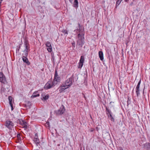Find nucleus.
<instances>
[{
  "label": "nucleus",
  "instance_id": "nucleus-3",
  "mask_svg": "<svg viewBox=\"0 0 150 150\" xmlns=\"http://www.w3.org/2000/svg\"><path fill=\"white\" fill-rule=\"evenodd\" d=\"M56 85L53 81H49L45 84L44 88L46 89H48L54 87Z\"/></svg>",
  "mask_w": 150,
  "mask_h": 150
},
{
  "label": "nucleus",
  "instance_id": "nucleus-5",
  "mask_svg": "<svg viewBox=\"0 0 150 150\" xmlns=\"http://www.w3.org/2000/svg\"><path fill=\"white\" fill-rule=\"evenodd\" d=\"M0 82L4 84H6L7 83L5 76L1 72H0Z\"/></svg>",
  "mask_w": 150,
  "mask_h": 150
},
{
  "label": "nucleus",
  "instance_id": "nucleus-27",
  "mask_svg": "<svg viewBox=\"0 0 150 150\" xmlns=\"http://www.w3.org/2000/svg\"><path fill=\"white\" fill-rule=\"evenodd\" d=\"M62 32L64 34H67L68 32L67 31L65 30H63L62 31Z\"/></svg>",
  "mask_w": 150,
  "mask_h": 150
},
{
  "label": "nucleus",
  "instance_id": "nucleus-16",
  "mask_svg": "<svg viewBox=\"0 0 150 150\" xmlns=\"http://www.w3.org/2000/svg\"><path fill=\"white\" fill-rule=\"evenodd\" d=\"M99 55L100 59L101 61L103 60V52L102 51H100L99 52Z\"/></svg>",
  "mask_w": 150,
  "mask_h": 150
},
{
  "label": "nucleus",
  "instance_id": "nucleus-33",
  "mask_svg": "<svg viewBox=\"0 0 150 150\" xmlns=\"http://www.w3.org/2000/svg\"><path fill=\"white\" fill-rule=\"evenodd\" d=\"M2 0H0V9L1 8V4L2 3Z\"/></svg>",
  "mask_w": 150,
  "mask_h": 150
},
{
  "label": "nucleus",
  "instance_id": "nucleus-38",
  "mask_svg": "<svg viewBox=\"0 0 150 150\" xmlns=\"http://www.w3.org/2000/svg\"><path fill=\"white\" fill-rule=\"evenodd\" d=\"M35 150H38V149H36Z\"/></svg>",
  "mask_w": 150,
  "mask_h": 150
},
{
  "label": "nucleus",
  "instance_id": "nucleus-19",
  "mask_svg": "<svg viewBox=\"0 0 150 150\" xmlns=\"http://www.w3.org/2000/svg\"><path fill=\"white\" fill-rule=\"evenodd\" d=\"M78 26L79 27V28L77 29L76 30H77V32L78 31V32H81L80 33L81 34H83L82 33H81L82 31V29L81 28V26L80 25L79 23L78 24Z\"/></svg>",
  "mask_w": 150,
  "mask_h": 150
},
{
  "label": "nucleus",
  "instance_id": "nucleus-14",
  "mask_svg": "<svg viewBox=\"0 0 150 150\" xmlns=\"http://www.w3.org/2000/svg\"><path fill=\"white\" fill-rule=\"evenodd\" d=\"M33 141L36 144V146H38L40 143L39 139L36 137H35L33 139Z\"/></svg>",
  "mask_w": 150,
  "mask_h": 150
},
{
  "label": "nucleus",
  "instance_id": "nucleus-8",
  "mask_svg": "<svg viewBox=\"0 0 150 150\" xmlns=\"http://www.w3.org/2000/svg\"><path fill=\"white\" fill-rule=\"evenodd\" d=\"M106 110L108 112V115L109 117L110 118L112 122L114 121V119L112 117V112L107 107H106Z\"/></svg>",
  "mask_w": 150,
  "mask_h": 150
},
{
  "label": "nucleus",
  "instance_id": "nucleus-1",
  "mask_svg": "<svg viewBox=\"0 0 150 150\" xmlns=\"http://www.w3.org/2000/svg\"><path fill=\"white\" fill-rule=\"evenodd\" d=\"M78 36L79 39L77 41V44L80 47H81L84 44V34L79 33Z\"/></svg>",
  "mask_w": 150,
  "mask_h": 150
},
{
  "label": "nucleus",
  "instance_id": "nucleus-34",
  "mask_svg": "<svg viewBox=\"0 0 150 150\" xmlns=\"http://www.w3.org/2000/svg\"><path fill=\"white\" fill-rule=\"evenodd\" d=\"M83 94V95L84 96H83V97H84V98H85V100H86V97H85V95H84Z\"/></svg>",
  "mask_w": 150,
  "mask_h": 150
},
{
  "label": "nucleus",
  "instance_id": "nucleus-13",
  "mask_svg": "<svg viewBox=\"0 0 150 150\" xmlns=\"http://www.w3.org/2000/svg\"><path fill=\"white\" fill-rule=\"evenodd\" d=\"M22 59L23 62L27 64L28 65H30V63L29 62L28 59L26 57H23Z\"/></svg>",
  "mask_w": 150,
  "mask_h": 150
},
{
  "label": "nucleus",
  "instance_id": "nucleus-36",
  "mask_svg": "<svg viewBox=\"0 0 150 150\" xmlns=\"http://www.w3.org/2000/svg\"><path fill=\"white\" fill-rule=\"evenodd\" d=\"M69 1H70V2H71V3L72 2V0H69Z\"/></svg>",
  "mask_w": 150,
  "mask_h": 150
},
{
  "label": "nucleus",
  "instance_id": "nucleus-12",
  "mask_svg": "<svg viewBox=\"0 0 150 150\" xmlns=\"http://www.w3.org/2000/svg\"><path fill=\"white\" fill-rule=\"evenodd\" d=\"M144 150H150V143H146L144 145Z\"/></svg>",
  "mask_w": 150,
  "mask_h": 150
},
{
  "label": "nucleus",
  "instance_id": "nucleus-25",
  "mask_svg": "<svg viewBox=\"0 0 150 150\" xmlns=\"http://www.w3.org/2000/svg\"><path fill=\"white\" fill-rule=\"evenodd\" d=\"M83 63H81L80 62L79 63V65L78 67L79 68H81L83 66Z\"/></svg>",
  "mask_w": 150,
  "mask_h": 150
},
{
  "label": "nucleus",
  "instance_id": "nucleus-20",
  "mask_svg": "<svg viewBox=\"0 0 150 150\" xmlns=\"http://www.w3.org/2000/svg\"><path fill=\"white\" fill-rule=\"evenodd\" d=\"M74 7H77L78 6V2L77 0H74Z\"/></svg>",
  "mask_w": 150,
  "mask_h": 150
},
{
  "label": "nucleus",
  "instance_id": "nucleus-6",
  "mask_svg": "<svg viewBox=\"0 0 150 150\" xmlns=\"http://www.w3.org/2000/svg\"><path fill=\"white\" fill-rule=\"evenodd\" d=\"M65 111L64 106L62 105L59 110L55 111V112L57 115H61Z\"/></svg>",
  "mask_w": 150,
  "mask_h": 150
},
{
  "label": "nucleus",
  "instance_id": "nucleus-21",
  "mask_svg": "<svg viewBox=\"0 0 150 150\" xmlns=\"http://www.w3.org/2000/svg\"><path fill=\"white\" fill-rule=\"evenodd\" d=\"M24 53L22 54L23 57H26L28 55V51H26V50H24Z\"/></svg>",
  "mask_w": 150,
  "mask_h": 150
},
{
  "label": "nucleus",
  "instance_id": "nucleus-22",
  "mask_svg": "<svg viewBox=\"0 0 150 150\" xmlns=\"http://www.w3.org/2000/svg\"><path fill=\"white\" fill-rule=\"evenodd\" d=\"M84 61V57L83 56H81L80 57V59L79 60V62L81 63H83Z\"/></svg>",
  "mask_w": 150,
  "mask_h": 150
},
{
  "label": "nucleus",
  "instance_id": "nucleus-37",
  "mask_svg": "<svg viewBox=\"0 0 150 150\" xmlns=\"http://www.w3.org/2000/svg\"><path fill=\"white\" fill-rule=\"evenodd\" d=\"M37 136V134H35V137H36Z\"/></svg>",
  "mask_w": 150,
  "mask_h": 150
},
{
  "label": "nucleus",
  "instance_id": "nucleus-15",
  "mask_svg": "<svg viewBox=\"0 0 150 150\" xmlns=\"http://www.w3.org/2000/svg\"><path fill=\"white\" fill-rule=\"evenodd\" d=\"M39 96L40 94L38 92V91H36L34 92L33 93L32 95L31 96V98H35L38 96Z\"/></svg>",
  "mask_w": 150,
  "mask_h": 150
},
{
  "label": "nucleus",
  "instance_id": "nucleus-11",
  "mask_svg": "<svg viewBox=\"0 0 150 150\" xmlns=\"http://www.w3.org/2000/svg\"><path fill=\"white\" fill-rule=\"evenodd\" d=\"M67 87H66L63 84L61 85L59 87V92L60 93L64 92V91L66 89H67Z\"/></svg>",
  "mask_w": 150,
  "mask_h": 150
},
{
  "label": "nucleus",
  "instance_id": "nucleus-7",
  "mask_svg": "<svg viewBox=\"0 0 150 150\" xmlns=\"http://www.w3.org/2000/svg\"><path fill=\"white\" fill-rule=\"evenodd\" d=\"M6 126L9 129H11L14 125L13 123L11 121L8 120L6 122Z\"/></svg>",
  "mask_w": 150,
  "mask_h": 150
},
{
  "label": "nucleus",
  "instance_id": "nucleus-23",
  "mask_svg": "<svg viewBox=\"0 0 150 150\" xmlns=\"http://www.w3.org/2000/svg\"><path fill=\"white\" fill-rule=\"evenodd\" d=\"M8 99L9 104H12V97L11 96H9L8 98Z\"/></svg>",
  "mask_w": 150,
  "mask_h": 150
},
{
  "label": "nucleus",
  "instance_id": "nucleus-35",
  "mask_svg": "<svg viewBox=\"0 0 150 150\" xmlns=\"http://www.w3.org/2000/svg\"><path fill=\"white\" fill-rule=\"evenodd\" d=\"M129 1V0H125V2H127Z\"/></svg>",
  "mask_w": 150,
  "mask_h": 150
},
{
  "label": "nucleus",
  "instance_id": "nucleus-29",
  "mask_svg": "<svg viewBox=\"0 0 150 150\" xmlns=\"http://www.w3.org/2000/svg\"><path fill=\"white\" fill-rule=\"evenodd\" d=\"M118 150H123V149L122 147H119L118 148Z\"/></svg>",
  "mask_w": 150,
  "mask_h": 150
},
{
  "label": "nucleus",
  "instance_id": "nucleus-28",
  "mask_svg": "<svg viewBox=\"0 0 150 150\" xmlns=\"http://www.w3.org/2000/svg\"><path fill=\"white\" fill-rule=\"evenodd\" d=\"M45 125H46V126H47L48 127H49L50 126L49 122L47 121L45 124Z\"/></svg>",
  "mask_w": 150,
  "mask_h": 150
},
{
  "label": "nucleus",
  "instance_id": "nucleus-31",
  "mask_svg": "<svg viewBox=\"0 0 150 150\" xmlns=\"http://www.w3.org/2000/svg\"><path fill=\"white\" fill-rule=\"evenodd\" d=\"M11 108V110H12L13 109V105L12 104H10Z\"/></svg>",
  "mask_w": 150,
  "mask_h": 150
},
{
  "label": "nucleus",
  "instance_id": "nucleus-10",
  "mask_svg": "<svg viewBox=\"0 0 150 150\" xmlns=\"http://www.w3.org/2000/svg\"><path fill=\"white\" fill-rule=\"evenodd\" d=\"M46 46L48 48H47V51L50 52L52 50V47L51 43L48 41H47L45 43Z\"/></svg>",
  "mask_w": 150,
  "mask_h": 150
},
{
  "label": "nucleus",
  "instance_id": "nucleus-17",
  "mask_svg": "<svg viewBox=\"0 0 150 150\" xmlns=\"http://www.w3.org/2000/svg\"><path fill=\"white\" fill-rule=\"evenodd\" d=\"M25 49L24 50H26V51H28V50L29 48V44L27 42H25Z\"/></svg>",
  "mask_w": 150,
  "mask_h": 150
},
{
  "label": "nucleus",
  "instance_id": "nucleus-32",
  "mask_svg": "<svg viewBox=\"0 0 150 150\" xmlns=\"http://www.w3.org/2000/svg\"><path fill=\"white\" fill-rule=\"evenodd\" d=\"M72 45L74 47L75 46V42H72Z\"/></svg>",
  "mask_w": 150,
  "mask_h": 150
},
{
  "label": "nucleus",
  "instance_id": "nucleus-30",
  "mask_svg": "<svg viewBox=\"0 0 150 150\" xmlns=\"http://www.w3.org/2000/svg\"><path fill=\"white\" fill-rule=\"evenodd\" d=\"M127 104L128 105L130 103V101L129 100V98H128V100L127 101Z\"/></svg>",
  "mask_w": 150,
  "mask_h": 150
},
{
  "label": "nucleus",
  "instance_id": "nucleus-9",
  "mask_svg": "<svg viewBox=\"0 0 150 150\" xmlns=\"http://www.w3.org/2000/svg\"><path fill=\"white\" fill-rule=\"evenodd\" d=\"M141 83V80L140 79L138 83V84L136 88V93L137 96H138L140 94V86Z\"/></svg>",
  "mask_w": 150,
  "mask_h": 150
},
{
  "label": "nucleus",
  "instance_id": "nucleus-24",
  "mask_svg": "<svg viewBox=\"0 0 150 150\" xmlns=\"http://www.w3.org/2000/svg\"><path fill=\"white\" fill-rule=\"evenodd\" d=\"M122 0H118L116 2V6H118L120 3L121 2Z\"/></svg>",
  "mask_w": 150,
  "mask_h": 150
},
{
  "label": "nucleus",
  "instance_id": "nucleus-18",
  "mask_svg": "<svg viewBox=\"0 0 150 150\" xmlns=\"http://www.w3.org/2000/svg\"><path fill=\"white\" fill-rule=\"evenodd\" d=\"M42 97L41 98V99L42 100H46L48 99L49 97V96L48 94L46 95H42Z\"/></svg>",
  "mask_w": 150,
  "mask_h": 150
},
{
  "label": "nucleus",
  "instance_id": "nucleus-4",
  "mask_svg": "<svg viewBox=\"0 0 150 150\" xmlns=\"http://www.w3.org/2000/svg\"><path fill=\"white\" fill-rule=\"evenodd\" d=\"M60 81V77L58 74L57 71L55 70L54 72V78L53 81L56 85Z\"/></svg>",
  "mask_w": 150,
  "mask_h": 150
},
{
  "label": "nucleus",
  "instance_id": "nucleus-26",
  "mask_svg": "<svg viewBox=\"0 0 150 150\" xmlns=\"http://www.w3.org/2000/svg\"><path fill=\"white\" fill-rule=\"evenodd\" d=\"M23 126L24 127L26 128L27 127L26 123L25 122H23Z\"/></svg>",
  "mask_w": 150,
  "mask_h": 150
},
{
  "label": "nucleus",
  "instance_id": "nucleus-2",
  "mask_svg": "<svg viewBox=\"0 0 150 150\" xmlns=\"http://www.w3.org/2000/svg\"><path fill=\"white\" fill-rule=\"evenodd\" d=\"M73 76V75L69 78L67 79L65 82L63 83L66 87H67V88H68L71 86L74 81V78Z\"/></svg>",
  "mask_w": 150,
  "mask_h": 150
}]
</instances>
